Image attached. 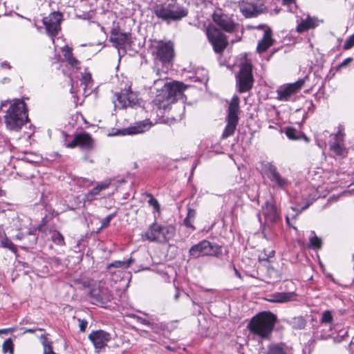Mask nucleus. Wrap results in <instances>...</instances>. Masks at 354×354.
<instances>
[{
  "instance_id": "37",
  "label": "nucleus",
  "mask_w": 354,
  "mask_h": 354,
  "mask_svg": "<svg viewBox=\"0 0 354 354\" xmlns=\"http://www.w3.org/2000/svg\"><path fill=\"white\" fill-rule=\"evenodd\" d=\"M333 320L332 313L330 310H325L322 315L320 320L321 327L326 326L327 324L331 325Z\"/></svg>"
},
{
  "instance_id": "21",
  "label": "nucleus",
  "mask_w": 354,
  "mask_h": 354,
  "mask_svg": "<svg viewBox=\"0 0 354 354\" xmlns=\"http://www.w3.org/2000/svg\"><path fill=\"white\" fill-rule=\"evenodd\" d=\"M149 129L148 125L145 122L136 123L133 126H130L122 129H118L112 135L113 136H126L138 134L145 132Z\"/></svg>"
},
{
  "instance_id": "15",
  "label": "nucleus",
  "mask_w": 354,
  "mask_h": 354,
  "mask_svg": "<svg viewBox=\"0 0 354 354\" xmlns=\"http://www.w3.org/2000/svg\"><path fill=\"white\" fill-rule=\"evenodd\" d=\"M240 10L245 17H254L262 13L265 9L264 4L259 1L256 2L242 1Z\"/></svg>"
},
{
  "instance_id": "42",
  "label": "nucleus",
  "mask_w": 354,
  "mask_h": 354,
  "mask_svg": "<svg viewBox=\"0 0 354 354\" xmlns=\"http://www.w3.org/2000/svg\"><path fill=\"white\" fill-rule=\"evenodd\" d=\"M147 196L149 198L148 204L153 208L154 211L160 212V205L157 199H156L151 194H147Z\"/></svg>"
},
{
  "instance_id": "59",
  "label": "nucleus",
  "mask_w": 354,
  "mask_h": 354,
  "mask_svg": "<svg viewBox=\"0 0 354 354\" xmlns=\"http://www.w3.org/2000/svg\"><path fill=\"white\" fill-rule=\"evenodd\" d=\"M50 261L55 265L59 266L61 263V260L59 257H53L50 258Z\"/></svg>"
},
{
  "instance_id": "35",
  "label": "nucleus",
  "mask_w": 354,
  "mask_h": 354,
  "mask_svg": "<svg viewBox=\"0 0 354 354\" xmlns=\"http://www.w3.org/2000/svg\"><path fill=\"white\" fill-rule=\"evenodd\" d=\"M47 335L48 334H45V333L41 334L39 337V338L40 342L44 347V352L50 353V352H52V349H53V347H52L53 342L48 339Z\"/></svg>"
},
{
  "instance_id": "44",
  "label": "nucleus",
  "mask_w": 354,
  "mask_h": 354,
  "mask_svg": "<svg viewBox=\"0 0 354 354\" xmlns=\"http://www.w3.org/2000/svg\"><path fill=\"white\" fill-rule=\"evenodd\" d=\"M354 46V33L349 36L345 41L343 48L345 50L351 48Z\"/></svg>"
},
{
  "instance_id": "12",
  "label": "nucleus",
  "mask_w": 354,
  "mask_h": 354,
  "mask_svg": "<svg viewBox=\"0 0 354 354\" xmlns=\"http://www.w3.org/2000/svg\"><path fill=\"white\" fill-rule=\"evenodd\" d=\"M116 96L118 102L117 106L120 108L134 107L138 104V95L131 91V87L117 93Z\"/></svg>"
},
{
  "instance_id": "11",
  "label": "nucleus",
  "mask_w": 354,
  "mask_h": 354,
  "mask_svg": "<svg viewBox=\"0 0 354 354\" xmlns=\"http://www.w3.org/2000/svg\"><path fill=\"white\" fill-rule=\"evenodd\" d=\"M263 169L265 174L274 186L279 188H283L288 184V180L281 176L277 167L272 162H266L263 165Z\"/></svg>"
},
{
  "instance_id": "28",
  "label": "nucleus",
  "mask_w": 354,
  "mask_h": 354,
  "mask_svg": "<svg viewBox=\"0 0 354 354\" xmlns=\"http://www.w3.org/2000/svg\"><path fill=\"white\" fill-rule=\"evenodd\" d=\"M294 295L293 292H278L270 296L271 298L269 299L268 301L274 303L287 302L292 300Z\"/></svg>"
},
{
  "instance_id": "9",
  "label": "nucleus",
  "mask_w": 354,
  "mask_h": 354,
  "mask_svg": "<svg viewBox=\"0 0 354 354\" xmlns=\"http://www.w3.org/2000/svg\"><path fill=\"white\" fill-rule=\"evenodd\" d=\"M62 19V14L60 12H53L48 17L42 19L46 32L54 41V38L61 30L60 24Z\"/></svg>"
},
{
  "instance_id": "57",
  "label": "nucleus",
  "mask_w": 354,
  "mask_h": 354,
  "mask_svg": "<svg viewBox=\"0 0 354 354\" xmlns=\"http://www.w3.org/2000/svg\"><path fill=\"white\" fill-rule=\"evenodd\" d=\"M109 183H101V184L97 185L95 187H97L98 191H100V192L101 191L106 189L109 187Z\"/></svg>"
},
{
  "instance_id": "29",
  "label": "nucleus",
  "mask_w": 354,
  "mask_h": 354,
  "mask_svg": "<svg viewBox=\"0 0 354 354\" xmlns=\"http://www.w3.org/2000/svg\"><path fill=\"white\" fill-rule=\"evenodd\" d=\"M133 262H134V259L131 257L128 259H124L122 261H115L106 266V270L111 272L112 268L126 269L128 268Z\"/></svg>"
},
{
  "instance_id": "46",
  "label": "nucleus",
  "mask_w": 354,
  "mask_h": 354,
  "mask_svg": "<svg viewBox=\"0 0 354 354\" xmlns=\"http://www.w3.org/2000/svg\"><path fill=\"white\" fill-rule=\"evenodd\" d=\"M306 21L305 19H302L301 21L297 25L296 30L298 32H303L309 29V26H308Z\"/></svg>"
},
{
  "instance_id": "61",
  "label": "nucleus",
  "mask_w": 354,
  "mask_h": 354,
  "mask_svg": "<svg viewBox=\"0 0 354 354\" xmlns=\"http://www.w3.org/2000/svg\"><path fill=\"white\" fill-rule=\"evenodd\" d=\"M348 351L350 354H354V343L351 342V344L348 345Z\"/></svg>"
},
{
  "instance_id": "14",
  "label": "nucleus",
  "mask_w": 354,
  "mask_h": 354,
  "mask_svg": "<svg viewBox=\"0 0 354 354\" xmlns=\"http://www.w3.org/2000/svg\"><path fill=\"white\" fill-rule=\"evenodd\" d=\"M165 93L164 97L169 102H174L177 97L180 96L187 88L183 83L174 82L173 83H165Z\"/></svg>"
},
{
  "instance_id": "55",
  "label": "nucleus",
  "mask_w": 354,
  "mask_h": 354,
  "mask_svg": "<svg viewBox=\"0 0 354 354\" xmlns=\"http://www.w3.org/2000/svg\"><path fill=\"white\" fill-rule=\"evenodd\" d=\"M196 211L195 209L191 208L189 206L187 207V218H191L192 220H194L195 218V216H196Z\"/></svg>"
},
{
  "instance_id": "19",
  "label": "nucleus",
  "mask_w": 354,
  "mask_h": 354,
  "mask_svg": "<svg viewBox=\"0 0 354 354\" xmlns=\"http://www.w3.org/2000/svg\"><path fill=\"white\" fill-rule=\"evenodd\" d=\"M264 221L277 223L281 220L280 214L275 205L267 201L261 207Z\"/></svg>"
},
{
  "instance_id": "6",
  "label": "nucleus",
  "mask_w": 354,
  "mask_h": 354,
  "mask_svg": "<svg viewBox=\"0 0 354 354\" xmlns=\"http://www.w3.org/2000/svg\"><path fill=\"white\" fill-rule=\"evenodd\" d=\"M236 78L238 91L240 93L249 91L252 88L254 83L252 64L248 62L242 64Z\"/></svg>"
},
{
  "instance_id": "52",
  "label": "nucleus",
  "mask_w": 354,
  "mask_h": 354,
  "mask_svg": "<svg viewBox=\"0 0 354 354\" xmlns=\"http://www.w3.org/2000/svg\"><path fill=\"white\" fill-rule=\"evenodd\" d=\"M100 194V191H98L97 187H94L87 194L86 197L88 199L92 200L95 196Z\"/></svg>"
},
{
  "instance_id": "58",
  "label": "nucleus",
  "mask_w": 354,
  "mask_h": 354,
  "mask_svg": "<svg viewBox=\"0 0 354 354\" xmlns=\"http://www.w3.org/2000/svg\"><path fill=\"white\" fill-rule=\"evenodd\" d=\"M15 330V328H8L0 330V334H8Z\"/></svg>"
},
{
  "instance_id": "45",
  "label": "nucleus",
  "mask_w": 354,
  "mask_h": 354,
  "mask_svg": "<svg viewBox=\"0 0 354 354\" xmlns=\"http://www.w3.org/2000/svg\"><path fill=\"white\" fill-rule=\"evenodd\" d=\"M151 317L152 316H150V318L149 319H147L143 318L142 317H140L138 315H133V317L134 319H136L138 322H139L141 324H143L145 326H149L151 322Z\"/></svg>"
},
{
  "instance_id": "7",
  "label": "nucleus",
  "mask_w": 354,
  "mask_h": 354,
  "mask_svg": "<svg viewBox=\"0 0 354 354\" xmlns=\"http://www.w3.org/2000/svg\"><path fill=\"white\" fill-rule=\"evenodd\" d=\"M152 54L156 60L160 61L163 65L169 64L174 57V49L173 44L170 41H158L153 46Z\"/></svg>"
},
{
  "instance_id": "2",
  "label": "nucleus",
  "mask_w": 354,
  "mask_h": 354,
  "mask_svg": "<svg viewBox=\"0 0 354 354\" xmlns=\"http://www.w3.org/2000/svg\"><path fill=\"white\" fill-rule=\"evenodd\" d=\"M8 129L18 131L28 121L26 104L22 100H17L12 104L4 116Z\"/></svg>"
},
{
  "instance_id": "63",
  "label": "nucleus",
  "mask_w": 354,
  "mask_h": 354,
  "mask_svg": "<svg viewBox=\"0 0 354 354\" xmlns=\"http://www.w3.org/2000/svg\"><path fill=\"white\" fill-rule=\"evenodd\" d=\"M300 136L301 139L304 140L306 142L310 141V139L305 134L300 133Z\"/></svg>"
},
{
  "instance_id": "13",
  "label": "nucleus",
  "mask_w": 354,
  "mask_h": 354,
  "mask_svg": "<svg viewBox=\"0 0 354 354\" xmlns=\"http://www.w3.org/2000/svg\"><path fill=\"white\" fill-rule=\"evenodd\" d=\"M64 145L68 148L80 147L82 149L91 150L93 147V140L88 133H80L75 134L71 142H65Z\"/></svg>"
},
{
  "instance_id": "50",
  "label": "nucleus",
  "mask_w": 354,
  "mask_h": 354,
  "mask_svg": "<svg viewBox=\"0 0 354 354\" xmlns=\"http://www.w3.org/2000/svg\"><path fill=\"white\" fill-rule=\"evenodd\" d=\"M353 62V58L348 57L345 59L342 62H341L338 66H337V69L343 68L346 67L348 65H349Z\"/></svg>"
},
{
  "instance_id": "36",
  "label": "nucleus",
  "mask_w": 354,
  "mask_h": 354,
  "mask_svg": "<svg viewBox=\"0 0 354 354\" xmlns=\"http://www.w3.org/2000/svg\"><path fill=\"white\" fill-rule=\"evenodd\" d=\"M47 335L48 334H45V333L41 334L39 337V338L40 342L44 347V352L50 353V352H52V349H53V347H52L53 342L48 339Z\"/></svg>"
},
{
  "instance_id": "20",
  "label": "nucleus",
  "mask_w": 354,
  "mask_h": 354,
  "mask_svg": "<svg viewBox=\"0 0 354 354\" xmlns=\"http://www.w3.org/2000/svg\"><path fill=\"white\" fill-rule=\"evenodd\" d=\"M213 19L215 24L222 30L227 32H233L239 28V24L226 15H214Z\"/></svg>"
},
{
  "instance_id": "26",
  "label": "nucleus",
  "mask_w": 354,
  "mask_h": 354,
  "mask_svg": "<svg viewBox=\"0 0 354 354\" xmlns=\"http://www.w3.org/2000/svg\"><path fill=\"white\" fill-rule=\"evenodd\" d=\"M204 240L201 241L198 243L192 245L189 250V256L190 259H198L200 257H204Z\"/></svg>"
},
{
  "instance_id": "30",
  "label": "nucleus",
  "mask_w": 354,
  "mask_h": 354,
  "mask_svg": "<svg viewBox=\"0 0 354 354\" xmlns=\"http://www.w3.org/2000/svg\"><path fill=\"white\" fill-rule=\"evenodd\" d=\"M274 224L275 223L266 221H264V223L261 224V234L263 238L268 241H271L274 237V232L273 231V227Z\"/></svg>"
},
{
  "instance_id": "8",
  "label": "nucleus",
  "mask_w": 354,
  "mask_h": 354,
  "mask_svg": "<svg viewBox=\"0 0 354 354\" xmlns=\"http://www.w3.org/2000/svg\"><path fill=\"white\" fill-rule=\"evenodd\" d=\"M206 34L214 52L218 54L222 53L228 45L227 37L214 26H209L207 28Z\"/></svg>"
},
{
  "instance_id": "10",
  "label": "nucleus",
  "mask_w": 354,
  "mask_h": 354,
  "mask_svg": "<svg viewBox=\"0 0 354 354\" xmlns=\"http://www.w3.org/2000/svg\"><path fill=\"white\" fill-rule=\"evenodd\" d=\"M88 296L93 304H106L113 299L111 292L107 287L92 286L89 289Z\"/></svg>"
},
{
  "instance_id": "43",
  "label": "nucleus",
  "mask_w": 354,
  "mask_h": 354,
  "mask_svg": "<svg viewBox=\"0 0 354 354\" xmlns=\"http://www.w3.org/2000/svg\"><path fill=\"white\" fill-rule=\"evenodd\" d=\"M116 213L110 214L104 218L102 221L101 227L100 230L106 228L110 225L111 221L115 216Z\"/></svg>"
},
{
  "instance_id": "16",
  "label": "nucleus",
  "mask_w": 354,
  "mask_h": 354,
  "mask_svg": "<svg viewBox=\"0 0 354 354\" xmlns=\"http://www.w3.org/2000/svg\"><path fill=\"white\" fill-rule=\"evenodd\" d=\"M305 82L304 79H299L297 82L289 84L284 87H281L277 90V99L281 101H288L292 95L298 92L303 86Z\"/></svg>"
},
{
  "instance_id": "51",
  "label": "nucleus",
  "mask_w": 354,
  "mask_h": 354,
  "mask_svg": "<svg viewBox=\"0 0 354 354\" xmlns=\"http://www.w3.org/2000/svg\"><path fill=\"white\" fill-rule=\"evenodd\" d=\"M22 330H24V334L25 333H34L36 331H44V328H28L26 327L21 328Z\"/></svg>"
},
{
  "instance_id": "47",
  "label": "nucleus",
  "mask_w": 354,
  "mask_h": 354,
  "mask_svg": "<svg viewBox=\"0 0 354 354\" xmlns=\"http://www.w3.org/2000/svg\"><path fill=\"white\" fill-rule=\"evenodd\" d=\"M296 0H283V5L287 6L290 12H293L296 9Z\"/></svg>"
},
{
  "instance_id": "39",
  "label": "nucleus",
  "mask_w": 354,
  "mask_h": 354,
  "mask_svg": "<svg viewBox=\"0 0 354 354\" xmlns=\"http://www.w3.org/2000/svg\"><path fill=\"white\" fill-rule=\"evenodd\" d=\"M291 325L293 328L301 330L306 327V322L303 317L299 316L292 319Z\"/></svg>"
},
{
  "instance_id": "54",
  "label": "nucleus",
  "mask_w": 354,
  "mask_h": 354,
  "mask_svg": "<svg viewBox=\"0 0 354 354\" xmlns=\"http://www.w3.org/2000/svg\"><path fill=\"white\" fill-rule=\"evenodd\" d=\"M78 321L80 322V324H79L80 330L81 332H84L87 327L88 322L85 319H78Z\"/></svg>"
},
{
  "instance_id": "31",
  "label": "nucleus",
  "mask_w": 354,
  "mask_h": 354,
  "mask_svg": "<svg viewBox=\"0 0 354 354\" xmlns=\"http://www.w3.org/2000/svg\"><path fill=\"white\" fill-rule=\"evenodd\" d=\"M288 347L283 343L272 344L268 346V354H288Z\"/></svg>"
},
{
  "instance_id": "62",
  "label": "nucleus",
  "mask_w": 354,
  "mask_h": 354,
  "mask_svg": "<svg viewBox=\"0 0 354 354\" xmlns=\"http://www.w3.org/2000/svg\"><path fill=\"white\" fill-rule=\"evenodd\" d=\"M268 259H269V257H268V255L266 254L263 256H260L259 257V261H268Z\"/></svg>"
},
{
  "instance_id": "38",
  "label": "nucleus",
  "mask_w": 354,
  "mask_h": 354,
  "mask_svg": "<svg viewBox=\"0 0 354 354\" xmlns=\"http://www.w3.org/2000/svg\"><path fill=\"white\" fill-rule=\"evenodd\" d=\"M285 133L286 136L290 140H301V137L300 136L301 132L297 131L295 128L292 127H286Z\"/></svg>"
},
{
  "instance_id": "5",
  "label": "nucleus",
  "mask_w": 354,
  "mask_h": 354,
  "mask_svg": "<svg viewBox=\"0 0 354 354\" xmlns=\"http://www.w3.org/2000/svg\"><path fill=\"white\" fill-rule=\"evenodd\" d=\"M239 97L234 95L227 109V115L226 118L227 124L223 132L221 138L223 139L227 138L232 136L236 130V126L239 122Z\"/></svg>"
},
{
  "instance_id": "53",
  "label": "nucleus",
  "mask_w": 354,
  "mask_h": 354,
  "mask_svg": "<svg viewBox=\"0 0 354 354\" xmlns=\"http://www.w3.org/2000/svg\"><path fill=\"white\" fill-rule=\"evenodd\" d=\"M91 80V74H85L82 76L81 79V84H84V86L86 87L88 86V84Z\"/></svg>"
},
{
  "instance_id": "4",
  "label": "nucleus",
  "mask_w": 354,
  "mask_h": 354,
  "mask_svg": "<svg viewBox=\"0 0 354 354\" xmlns=\"http://www.w3.org/2000/svg\"><path fill=\"white\" fill-rule=\"evenodd\" d=\"M176 234V228L172 225H160L157 222L151 224L147 230L142 233V238L150 242L166 243L172 239Z\"/></svg>"
},
{
  "instance_id": "56",
  "label": "nucleus",
  "mask_w": 354,
  "mask_h": 354,
  "mask_svg": "<svg viewBox=\"0 0 354 354\" xmlns=\"http://www.w3.org/2000/svg\"><path fill=\"white\" fill-rule=\"evenodd\" d=\"M193 221L194 220L191 219V218H188L187 217H185V218L184 219L183 222H184V224L186 227H189V228H192V230H194L195 227L193 225Z\"/></svg>"
},
{
  "instance_id": "32",
  "label": "nucleus",
  "mask_w": 354,
  "mask_h": 354,
  "mask_svg": "<svg viewBox=\"0 0 354 354\" xmlns=\"http://www.w3.org/2000/svg\"><path fill=\"white\" fill-rule=\"evenodd\" d=\"M0 245L3 248H7L13 253L17 252V246L11 241V240L3 232V236L1 237Z\"/></svg>"
},
{
  "instance_id": "23",
  "label": "nucleus",
  "mask_w": 354,
  "mask_h": 354,
  "mask_svg": "<svg viewBox=\"0 0 354 354\" xmlns=\"http://www.w3.org/2000/svg\"><path fill=\"white\" fill-rule=\"evenodd\" d=\"M273 44L272 38V30L268 28L264 30L263 37L258 43L257 50L261 53L267 50V49Z\"/></svg>"
},
{
  "instance_id": "3",
  "label": "nucleus",
  "mask_w": 354,
  "mask_h": 354,
  "mask_svg": "<svg viewBox=\"0 0 354 354\" xmlns=\"http://www.w3.org/2000/svg\"><path fill=\"white\" fill-rule=\"evenodd\" d=\"M153 14L162 21L170 24L185 17L188 11L179 3L171 1L169 3L157 4L153 8Z\"/></svg>"
},
{
  "instance_id": "64",
  "label": "nucleus",
  "mask_w": 354,
  "mask_h": 354,
  "mask_svg": "<svg viewBox=\"0 0 354 354\" xmlns=\"http://www.w3.org/2000/svg\"><path fill=\"white\" fill-rule=\"evenodd\" d=\"M19 264L21 265L24 268H29V265L28 263L26 262H24V261H18Z\"/></svg>"
},
{
  "instance_id": "60",
  "label": "nucleus",
  "mask_w": 354,
  "mask_h": 354,
  "mask_svg": "<svg viewBox=\"0 0 354 354\" xmlns=\"http://www.w3.org/2000/svg\"><path fill=\"white\" fill-rule=\"evenodd\" d=\"M232 268H233V270H234V274H235V275H236L238 278H239V279H242V276H241V274L240 272H239V271L236 268V267H235L234 265H232Z\"/></svg>"
},
{
  "instance_id": "41",
  "label": "nucleus",
  "mask_w": 354,
  "mask_h": 354,
  "mask_svg": "<svg viewBox=\"0 0 354 354\" xmlns=\"http://www.w3.org/2000/svg\"><path fill=\"white\" fill-rule=\"evenodd\" d=\"M51 239L57 245H63L65 244L63 235L57 231L53 233Z\"/></svg>"
},
{
  "instance_id": "49",
  "label": "nucleus",
  "mask_w": 354,
  "mask_h": 354,
  "mask_svg": "<svg viewBox=\"0 0 354 354\" xmlns=\"http://www.w3.org/2000/svg\"><path fill=\"white\" fill-rule=\"evenodd\" d=\"M305 21L307 22L306 24L309 26V29L313 28L317 26V20L309 16L305 19Z\"/></svg>"
},
{
  "instance_id": "48",
  "label": "nucleus",
  "mask_w": 354,
  "mask_h": 354,
  "mask_svg": "<svg viewBox=\"0 0 354 354\" xmlns=\"http://www.w3.org/2000/svg\"><path fill=\"white\" fill-rule=\"evenodd\" d=\"M330 149L335 152L337 155H341L343 151L342 147L337 142H335L333 145H331Z\"/></svg>"
},
{
  "instance_id": "33",
  "label": "nucleus",
  "mask_w": 354,
  "mask_h": 354,
  "mask_svg": "<svg viewBox=\"0 0 354 354\" xmlns=\"http://www.w3.org/2000/svg\"><path fill=\"white\" fill-rule=\"evenodd\" d=\"M149 326L151 330L156 334L160 333L161 332L164 331L167 328V326L165 323L156 322V319L153 317H151V322Z\"/></svg>"
},
{
  "instance_id": "18",
  "label": "nucleus",
  "mask_w": 354,
  "mask_h": 354,
  "mask_svg": "<svg viewBox=\"0 0 354 354\" xmlns=\"http://www.w3.org/2000/svg\"><path fill=\"white\" fill-rule=\"evenodd\" d=\"M131 33L122 32L118 29L113 28L111 31L110 41L117 48H124L127 44H130L131 41Z\"/></svg>"
},
{
  "instance_id": "25",
  "label": "nucleus",
  "mask_w": 354,
  "mask_h": 354,
  "mask_svg": "<svg viewBox=\"0 0 354 354\" xmlns=\"http://www.w3.org/2000/svg\"><path fill=\"white\" fill-rule=\"evenodd\" d=\"M314 336L318 339H327L332 335V328L331 326H327L321 327V324L313 332Z\"/></svg>"
},
{
  "instance_id": "22",
  "label": "nucleus",
  "mask_w": 354,
  "mask_h": 354,
  "mask_svg": "<svg viewBox=\"0 0 354 354\" xmlns=\"http://www.w3.org/2000/svg\"><path fill=\"white\" fill-rule=\"evenodd\" d=\"M204 257H214L220 258L222 256V248L221 246L215 243H211L207 240L204 239Z\"/></svg>"
},
{
  "instance_id": "17",
  "label": "nucleus",
  "mask_w": 354,
  "mask_h": 354,
  "mask_svg": "<svg viewBox=\"0 0 354 354\" xmlns=\"http://www.w3.org/2000/svg\"><path fill=\"white\" fill-rule=\"evenodd\" d=\"M88 339L93 344L95 348L100 350L106 346L111 339V335L103 330H93L88 335Z\"/></svg>"
},
{
  "instance_id": "1",
  "label": "nucleus",
  "mask_w": 354,
  "mask_h": 354,
  "mask_svg": "<svg viewBox=\"0 0 354 354\" xmlns=\"http://www.w3.org/2000/svg\"><path fill=\"white\" fill-rule=\"evenodd\" d=\"M277 322V317L274 313L263 311L251 319L248 328L252 334L263 339H267L272 333Z\"/></svg>"
},
{
  "instance_id": "27",
  "label": "nucleus",
  "mask_w": 354,
  "mask_h": 354,
  "mask_svg": "<svg viewBox=\"0 0 354 354\" xmlns=\"http://www.w3.org/2000/svg\"><path fill=\"white\" fill-rule=\"evenodd\" d=\"M12 222L13 226L17 230L22 231L26 230V232H25L26 234H32L31 231L28 228V225L30 223L28 218L17 216L13 218Z\"/></svg>"
},
{
  "instance_id": "24",
  "label": "nucleus",
  "mask_w": 354,
  "mask_h": 354,
  "mask_svg": "<svg viewBox=\"0 0 354 354\" xmlns=\"http://www.w3.org/2000/svg\"><path fill=\"white\" fill-rule=\"evenodd\" d=\"M62 52L63 53L65 59L71 67L75 68L76 69L80 68V62L73 56L71 47L65 46L62 48Z\"/></svg>"
},
{
  "instance_id": "40",
  "label": "nucleus",
  "mask_w": 354,
  "mask_h": 354,
  "mask_svg": "<svg viewBox=\"0 0 354 354\" xmlns=\"http://www.w3.org/2000/svg\"><path fill=\"white\" fill-rule=\"evenodd\" d=\"M2 351L3 353H14V344L10 338L6 339L2 345Z\"/></svg>"
},
{
  "instance_id": "34",
  "label": "nucleus",
  "mask_w": 354,
  "mask_h": 354,
  "mask_svg": "<svg viewBox=\"0 0 354 354\" xmlns=\"http://www.w3.org/2000/svg\"><path fill=\"white\" fill-rule=\"evenodd\" d=\"M313 236L310 238L308 248L313 250H318L322 248V239L315 235L314 231H311Z\"/></svg>"
}]
</instances>
